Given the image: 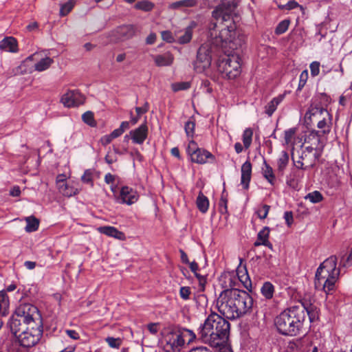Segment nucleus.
Instances as JSON below:
<instances>
[{"instance_id":"f257e3e1","label":"nucleus","mask_w":352,"mask_h":352,"mask_svg":"<svg viewBox=\"0 0 352 352\" xmlns=\"http://www.w3.org/2000/svg\"><path fill=\"white\" fill-rule=\"evenodd\" d=\"M237 5L236 0H223L212 12L217 23L211 25L208 41L198 50L197 59L193 64L197 73L204 72L210 66L212 56L218 48L234 50L241 45V41H234L236 25L232 15Z\"/></svg>"},{"instance_id":"f03ea898","label":"nucleus","mask_w":352,"mask_h":352,"mask_svg":"<svg viewBox=\"0 0 352 352\" xmlns=\"http://www.w3.org/2000/svg\"><path fill=\"white\" fill-rule=\"evenodd\" d=\"M40 315L36 307L21 304L16 309L10 322V328L16 340L6 343V352H28L42 336Z\"/></svg>"},{"instance_id":"7ed1b4c3","label":"nucleus","mask_w":352,"mask_h":352,"mask_svg":"<svg viewBox=\"0 0 352 352\" xmlns=\"http://www.w3.org/2000/svg\"><path fill=\"white\" fill-rule=\"evenodd\" d=\"M253 305L252 296L236 289L223 290L216 301L219 312L228 319H236L248 313Z\"/></svg>"},{"instance_id":"20e7f679","label":"nucleus","mask_w":352,"mask_h":352,"mask_svg":"<svg viewBox=\"0 0 352 352\" xmlns=\"http://www.w3.org/2000/svg\"><path fill=\"white\" fill-rule=\"evenodd\" d=\"M229 333L230 323L224 318L212 313L199 327V336L204 342L216 347L226 342Z\"/></svg>"},{"instance_id":"39448f33","label":"nucleus","mask_w":352,"mask_h":352,"mask_svg":"<svg viewBox=\"0 0 352 352\" xmlns=\"http://www.w3.org/2000/svg\"><path fill=\"white\" fill-rule=\"evenodd\" d=\"M305 307L293 306L283 311L274 320L278 331L284 336H296L303 332Z\"/></svg>"},{"instance_id":"423d86ee","label":"nucleus","mask_w":352,"mask_h":352,"mask_svg":"<svg viewBox=\"0 0 352 352\" xmlns=\"http://www.w3.org/2000/svg\"><path fill=\"white\" fill-rule=\"evenodd\" d=\"M225 55L217 63V70L223 78H235L241 73V58L236 54H226L228 50L222 49Z\"/></svg>"},{"instance_id":"0eeeda50","label":"nucleus","mask_w":352,"mask_h":352,"mask_svg":"<svg viewBox=\"0 0 352 352\" xmlns=\"http://www.w3.org/2000/svg\"><path fill=\"white\" fill-rule=\"evenodd\" d=\"M330 120V113L327 109H324L317 104H311L305 116V120L307 124L317 122L318 129H322L323 133L329 131L326 119Z\"/></svg>"},{"instance_id":"6e6552de","label":"nucleus","mask_w":352,"mask_h":352,"mask_svg":"<svg viewBox=\"0 0 352 352\" xmlns=\"http://www.w3.org/2000/svg\"><path fill=\"white\" fill-rule=\"evenodd\" d=\"M329 261L326 259L317 269L315 275V287L322 291L327 296L330 292V271L327 268Z\"/></svg>"},{"instance_id":"1a4fd4ad","label":"nucleus","mask_w":352,"mask_h":352,"mask_svg":"<svg viewBox=\"0 0 352 352\" xmlns=\"http://www.w3.org/2000/svg\"><path fill=\"white\" fill-rule=\"evenodd\" d=\"M185 342L180 331H170L164 337V350L166 352H179Z\"/></svg>"},{"instance_id":"9d476101","label":"nucleus","mask_w":352,"mask_h":352,"mask_svg":"<svg viewBox=\"0 0 352 352\" xmlns=\"http://www.w3.org/2000/svg\"><path fill=\"white\" fill-rule=\"evenodd\" d=\"M186 151L190 156L191 161L197 164H206L208 159H214L211 153L197 147V143L193 140L189 142Z\"/></svg>"},{"instance_id":"9b49d317","label":"nucleus","mask_w":352,"mask_h":352,"mask_svg":"<svg viewBox=\"0 0 352 352\" xmlns=\"http://www.w3.org/2000/svg\"><path fill=\"white\" fill-rule=\"evenodd\" d=\"M137 28L133 25H123L116 28L111 33V39L115 42L124 41L133 38Z\"/></svg>"},{"instance_id":"f8f14e48","label":"nucleus","mask_w":352,"mask_h":352,"mask_svg":"<svg viewBox=\"0 0 352 352\" xmlns=\"http://www.w3.org/2000/svg\"><path fill=\"white\" fill-rule=\"evenodd\" d=\"M27 60H36L34 69L41 72L48 69L54 63V59L47 56L45 52H35L26 58Z\"/></svg>"},{"instance_id":"ddd939ff","label":"nucleus","mask_w":352,"mask_h":352,"mask_svg":"<svg viewBox=\"0 0 352 352\" xmlns=\"http://www.w3.org/2000/svg\"><path fill=\"white\" fill-rule=\"evenodd\" d=\"M61 102L67 107H78L85 102V98L77 90L68 91L61 98Z\"/></svg>"},{"instance_id":"4468645a","label":"nucleus","mask_w":352,"mask_h":352,"mask_svg":"<svg viewBox=\"0 0 352 352\" xmlns=\"http://www.w3.org/2000/svg\"><path fill=\"white\" fill-rule=\"evenodd\" d=\"M139 198L138 192L129 186H123L117 199L119 203L131 205L135 203Z\"/></svg>"},{"instance_id":"2eb2a0df","label":"nucleus","mask_w":352,"mask_h":352,"mask_svg":"<svg viewBox=\"0 0 352 352\" xmlns=\"http://www.w3.org/2000/svg\"><path fill=\"white\" fill-rule=\"evenodd\" d=\"M130 135L133 142L135 144H141L147 138L148 127L146 124H142L138 128L130 131Z\"/></svg>"},{"instance_id":"dca6fc26","label":"nucleus","mask_w":352,"mask_h":352,"mask_svg":"<svg viewBox=\"0 0 352 352\" xmlns=\"http://www.w3.org/2000/svg\"><path fill=\"white\" fill-rule=\"evenodd\" d=\"M197 27L195 21H191L188 27L183 31V34L179 35V33L175 34V41L179 44L188 43L192 36V30Z\"/></svg>"},{"instance_id":"f3484780","label":"nucleus","mask_w":352,"mask_h":352,"mask_svg":"<svg viewBox=\"0 0 352 352\" xmlns=\"http://www.w3.org/2000/svg\"><path fill=\"white\" fill-rule=\"evenodd\" d=\"M197 5L198 0H179L170 3L168 8L185 12L188 8L196 7Z\"/></svg>"},{"instance_id":"a211bd4d","label":"nucleus","mask_w":352,"mask_h":352,"mask_svg":"<svg viewBox=\"0 0 352 352\" xmlns=\"http://www.w3.org/2000/svg\"><path fill=\"white\" fill-rule=\"evenodd\" d=\"M252 164L249 161L245 162L241 166V183L243 188L248 189L251 179Z\"/></svg>"},{"instance_id":"6ab92c4d","label":"nucleus","mask_w":352,"mask_h":352,"mask_svg":"<svg viewBox=\"0 0 352 352\" xmlns=\"http://www.w3.org/2000/svg\"><path fill=\"white\" fill-rule=\"evenodd\" d=\"M270 234V228L268 227L263 228L257 236V240L254 242V246L265 245L272 250V244L268 241Z\"/></svg>"},{"instance_id":"aec40b11","label":"nucleus","mask_w":352,"mask_h":352,"mask_svg":"<svg viewBox=\"0 0 352 352\" xmlns=\"http://www.w3.org/2000/svg\"><path fill=\"white\" fill-rule=\"evenodd\" d=\"M98 230L101 234H104L108 236H111L120 240H124L125 239L124 234L113 226H101L98 228Z\"/></svg>"},{"instance_id":"412c9836","label":"nucleus","mask_w":352,"mask_h":352,"mask_svg":"<svg viewBox=\"0 0 352 352\" xmlns=\"http://www.w3.org/2000/svg\"><path fill=\"white\" fill-rule=\"evenodd\" d=\"M153 60L157 67L169 66L173 63V56L169 52L153 56Z\"/></svg>"},{"instance_id":"4be33fe9","label":"nucleus","mask_w":352,"mask_h":352,"mask_svg":"<svg viewBox=\"0 0 352 352\" xmlns=\"http://www.w3.org/2000/svg\"><path fill=\"white\" fill-rule=\"evenodd\" d=\"M0 49L6 52H16L17 43L16 40L13 37H7L0 42Z\"/></svg>"},{"instance_id":"5701e85b","label":"nucleus","mask_w":352,"mask_h":352,"mask_svg":"<svg viewBox=\"0 0 352 352\" xmlns=\"http://www.w3.org/2000/svg\"><path fill=\"white\" fill-rule=\"evenodd\" d=\"M289 163V154L287 152L283 151L277 160V172L280 175L284 174V171Z\"/></svg>"},{"instance_id":"b1692460","label":"nucleus","mask_w":352,"mask_h":352,"mask_svg":"<svg viewBox=\"0 0 352 352\" xmlns=\"http://www.w3.org/2000/svg\"><path fill=\"white\" fill-rule=\"evenodd\" d=\"M284 98L283 95H280L276 98H274L265 107V113L268 116H271L276 111L278 105L283 101Z\"/></svg>"},{"instance_id":"393cba45","label":"nucleus","mask_w":352,"mask_h":352,"mask_svg":"<svg viewBox=\"0 0 352 352\" xmlns=\"http://www.w3.org/2000/svg\"><path fill=\"white\" fill-rule=\"evenodd\" d=\"M58 191L64 196L72 197L78 193L79 190L77 188H75L73 185L65 182L60 186H57Z\"/></svg>"},{"instance_id":"a878e982","label":"nucleus","mask_w":352,"mask_h":352,"mask_svg":"<svg viewBox=\"0 0 352 352\" xmlns=\"http://www.w3.org/2000/svg\"><path fill=\"white\" fill-rule=\"evenodd\" d=\"M262 173L263 177L267 180L271 185H274L276 182V177L274 173L273 168L264 161L263 166L262 167Z\"/></svg>"},{"instance_id":"bb28decb","label":"nucleus","mask_w":352,"mask_h":352,"mask_svg":"<svg viewBox=\"0 0 352 352\" xmlns=\"http://www.w3.org/2000/svg\"><path fill=\"white\" fill-rule=\"evenodd\" d=\"M196 203L198 209L202 213H206L208 211L209 207V201L202 192H199L197 198Z\"/></svg>"},{"instance_id":"cd10ccee","label":"nucleus","mask_w":352,"mask_h":352,"mask_svg":"<svg viewBox=\"0 0 352 352\" xmlns=\"http://www.w3.org/2000/svg\"><path fill=\"white\" fill-rule=\"evenodd\" d=\"M9 307V298L7 293L2 290L0 292V314L6 315Z\"/></svg>"},{"instance_id":"c85d7f7f","label":"nucleus","mask_w":352,"mask_h":352,"mask_svg":"<svg viewBox=\"0 0 352 352\" xmlns=\"http://www.w3.org/2000/svg\"><path fill=\"white\" fill-rule=\"evenodd\" d=\"M27 225L25 226V231L28 232H32L38 230L39 226L38 220L34 217H28L25 219Z\"/></svg>"},{"instance_id":"c756f323","label":"nucleus","mask_w":352,"mask_h":352,"mask_svg":"<svg viewBox=\"0 0 352 352\" xmlns=\"http://www.w3.org/2000/svg\"><path fill=\"white\" fill-rule=\"evenodd\" d=\"M261 294L266 299H271L273 297L274 292V287L270 282H265L261 289Z\"/></svg>"},{"instance_id":"7c9ffc66","label":"nucleus","mask_w":352,"mask_h":352,"mask_svg":"<svg viewBox=\"0 0 352 352\" xmlns=\"http://www.w3.org/2000/svg\"><path fill=\"white\" fill-rule=\"evenodd\" d=\"M301 306L305 307V316L307 315L309 316L311 322L318 318V311L315 306L310 305L306 307L304 304Z\"/></svg>"},{"instance_id":"2f4dec72","label":"nucleus","mask_w":352,"mask_h":352,"mask_svg":"<svg viewBox=\"0 0 352 352\" xmlns=\"http://www.w3.org/2000/svg\"><path fill=\"white\" fill-rule=\"evenodd\" d=\"M323 199L322 194L317 190L308 193L305 197V199L309 200L313 204H317L321 201Z\"/></svg>"},{"instance_id":"473e14b6","label":"nucleus","mask_w":352,"mask_h":352,"mask_svg":"<svg viewBox=\"0 0 352 352\" xmlns=\"http://www.w3.org/2000/svg\"><path fill=\"white\" fill-rule=\"evenodd\" d=\"M253 131L250 128H247L243 133V142L245 148H248L252 143Z\"/></svg>"},{"instance_id":"72a5a7b5","label":"nucleus","mask_w":352,"mask_h":352,"mask_svg":"<svg viewBox=\"0 0 352 352\" xmlns=\"http://www.w3.org/2000/svg\"><path fill=\"white\" fill-rule=\"evenodd\" d=\"M195 123L191 118L186 122L184 126L185 132L188 138H192L195 133Z\"/></svg>"},{"instance_id":"f704fd0d","label":"nucleus","mask_w":352,"mask_h":352,"mask_svg":"<svg viewBox=\"0 0 352 352\" xmlns=\"http://www.w3.org/2000/svg\"><path fill=\"white\" fill-rule=\"evenodd\" d=\"M154 7V5L153 3L148 1H142L138 2L135 8L138 10H141L145 12H148L151 10Z\"/></svg>"},{"instance_id":"c9c22d12","label":"nucleus","mask_w":352,"mask_h":352,"mask_svg":"<svg viewBox=\"0 0 352 352\" xmlns=\"http://www.w3.org/2000/svg\"><path fill=\"white\" fill-rule=\"evenodd\" d=\"M289 20L285 19V20L280 21L278 24V25L276 26V28L275 29V33L278 35L285 33L287 30V29L289 28Z\"/></svg>"},{"instance_id":"e433bc0d","label":"nucleus","mask_w":352,"mask_h":352,"mask_svg":"<svg viewBox=\"0 0 352 352\" xmlns=\"http://www.w3.org/2000/svg\"><path fill=\"white\" fill-rule=\"evenodd\" d=\"M82 119L84 122L91 126H96V121L94 118V113L91 111H87L82 116Z\"/></svg>"},{"instance_id":"4c0bfd02","label":"nucleus","mask_w":352,"mask_h":352,"mask_svg":"<svg viewBox=\"0 0 352 352\" xmlns=\"http://www.w3.org/2000/svg\"><path fill=\"white\" fill-rule=\"evenodd\" d=\"M105 341L111 348L118 349L122 342V340L120 338H115L113 337H107L105 338Z\"/></svg>"},{"instance_id":"58836bf2","label":"nucleus","mask_w":352,"mask_h":352,"mask_svg":"<svg viewBox=\"0 0 352 352\" xmlns=\"http://www.w3.org/2000/svg\"><path fill=\"white\" fill-rule=\"evenodd\" d=\"M190 87V84L188 82H179L172 84L171 87L173 91H179L181 90L188 89Z\"/></svg>"},{"instance_id":"ea45409f","label":"nucleus","mask_w":352,"mask_h":352,"mask_svg":"<svg viewBox=\"0 0 352 352\" xmlns=\"http://www.w3.org/2000/svg\"><path fill=\"white\" fill-rule=\"evenodd\" d=\"M81 180L82 182L89 184L93 186V171L90 169L86 170L81 177Z\"/></svg>"},{"instance_id":"a19ab883","label":"nucleus","mask_w":352,"mask_h":352,"mask_svg":"<svg viewBox=\"0 0 352 352\" xmlns=\"http://www.w3.org/2000/svg\"><path fill=\"white\" fill-rule=\"evenodd\" d=\"M74 3L70 0L68 2L61 6L60 10V14L61 16L67 15L73 8Z\"/></svg>"},{"instance_id":"79ce46f5","label":"nucleus","mask_w":352,"mask_h":352,"mask_svg":"<svg viewBox=\"0 0 352 352\" xmlns=\"http://www.w3.org/2000/svg\"><path fill=\"white\" fill-rule=\"evenodd\" d=\"M238 276L240 281L244 285V286L246 288H248V286L251 285V281L246 271L244 273H243L242 272H238Z\"/></svg>"},{"instance_id":"37998d69","label":"nucleus","mask_w":352,"mask_h":352,"mask_svg":"<svg viewBox=\"0 0 352 352\" xmlns=\"http://www.w3.org/2000/svg\"><path fill=\"white\" fill-rule=\"evenodd\" d=\"M296 133V129L294 128H291L285 131V142L286 144H289L291 143L294 135Z\"/></svg>"},{"instance_id":"c03bdc74","label":"nucleus","mask_w":352,"mask_h":352,"mask_svg":"<svg viewBox=\"0 0 352 352\" xmlns=\"http://www.w3.org/2000/svg\"><path fill=\"white\" fill-rule=\"evenodd\" d=\"M269 210L270 206L268 205H263L259 209H258L256 213L261 219H264L267 217Z\"/></svg>"},{"instance_id":"a18cd8bd","label":"nucleus","mask_w":352,"mask_h":352,"mask_svg":"<svg viewBox=\"0 0 352 352\" xmlns=\"http://www.w3.org/2000/svg\"><path fill=\"white\" fill-rule=\"evenodd\" d=\"M180 333L182 334L183 339L185 340L188 338V342H192L196 338L195 333L189 329H184L182 331H180Z\"/></svg>"},{"instance_id":"49530a36","label":"nucleus","mask_w":352,"mask_h":352,"mask_svg":"<svg viewBox=\"0 0 352 352\" xmlns=\"http://www.w3.org/2000/svg\"><path fill=\"white\" fill-rule=\"evenodd\" d=\"M191 294L189 287H181L179 289V296L183 300H188Z\"/></svg>"},{"instance_id":"de8ad7c7","label":"nucleus","mask_w":352,"mask_h":352,"mask_svg":"<svg viewBox=\"0 0 352 352\" xmlns=\"http://www.w3.org/2000/svg\"><path fill=\"white\" fill-rule=\"evenodd\" d=\"M228 199L224 195V192L222 194L221 198L219 201V208H220V212L221 213H226L228 211Z\"/></svg>"},{"instance_id":"09e8293b","label":"nucleus","mask_w":352,"mask_h":352,"mask_svg":"<svg viewBox=\"0 0 352 352\" xmlns=\"http://www.w3.org/2000/svg\"><path fill=\"white\" fill-rule=\"evenodd\" d=\"M310 71L312 76H316L320 72V63L318 61L312 62L310 64Z\"/></svg>"},{"instance_id":"8fccbe9b","label":"nucleus","mask_w":352,"mask_h":352,"mask_svg":"<svg viewBox=\"0 0 352 352\" xmlns=\"http://www.w3.org/2000/svg\"><path fill=\"white\" fill-rule=\"evenodd\" d=\"M340 274V267H334L333 270H331V290L333 289V287L336 283V281L338 279Z\"/></svg>"},{"instance_id":"3c124183","label":"nucleus","mask_w":352,"mask_h":352,"mask_svg":"<svg viewBox=\"0 0 352 352\" xmlns=\"http://www.w3.org/2000/svg\"><path fill=\"white\" fill-rule=\"evenodd\" d=\"M161 34L162 39L168 43H173L175 41V38L169 31H163Z\"/></svg>"},{"instance_id":"603ef678","label":"nucleus","mask_w":352,"mask_h":352,"mask_svg":"<svg viewBox=\"0 0 352 352\" xmlns=\"http://www.w3.org/2000/svg\"><path fill=\"white\" fill-rule=\"evenodd\" d=\"M298 3L295 1H288L286 4L285 5H282V6H279V7L282 9H285V10H292V9H294L296 8H297L298 6Z\"/></svg>"},{"instance_id":"864d4df0","label":"nucleus","mask_w":352,"mask_h":352,"mask_svg":"<svg viewBox=\"0 0 352 352\" xmlns=\"http://www.w3.org/2000/svg\"><path fill=\"white\" fill-rule=\"evenodd\" d=\"M147 329L149 332L153 335H155L159 330V324L158 323H150L147 325Z\"/></svg>"},{"instance_id":"5fc2aeb1","label":"nucleus","mask_w":352,"mask_h":352,"mask_svg":"<svg viewBox=\"0 0 352 352\" xmlns=\"http://www.w3.org/2000/svg\"><path fill=\"white\" fill-rule=\"evenodd\" d=\"M195 275L199 280V283L201 289L204 290L206 283V278L204 276H202V275L198 274L197 272H196V274H195Z\"/></svg>"},{"instance_id":"6e6d98bb","label":"nucleus","mask_w":352,"mask_h":352,"mask_svg":"<svg viewBox=\"0 0 352 352\" xmlns=\"http://www.w3.org/2000/svg\"><path fill=\"white\" fill-rule=\"evenodd\" d=\"M65 333L73 340H78L80 338L79 334L75 330L67 329Z\"/></svg>"},{"instance_id":"4d7b16f0","label":"nucleus","mask_w":352,"mask_h":352,"mask_svg":"<svg viewBox=\"0 0 352 352\" xmlns=\"http://www.w3.org/2000/svg\"><path fill=\"white\" fill-rule=\"evenodd\" d=\"M284 218L286 223L288 226H290L293 223V214L292 212H285L284 214Z\"/></svg>"},{"instance_id":"13d9d810","label":"nucleus","mask_w":352,"mask_h":352,"mask_svg":"<svg viewBox=\"0 0 352 352\" xmlns=\"http://www.w3.org/2000/svg\"><path fill=\"white\" fill-rule=\"evenodd\" d=\"M308 78V72L307 70L303 71L300 76L299 86H304Z\"/></svg>"},{"instance_id":"bf43d9fd","label":"nucleus","mask_w":352,"mask_h":352,"mask_svg":"<svg viewBox=\"0 0 352 352\" xmlns=\"http://www.w3.org/2000/svg\"><path fill=\"white\" fill-rule=\"evenodd\" d=\"M148 110V104H146L144 105V107H136L135 108V111L137 113V115L138 116H140L142 114H144L146 112H147Z\"/></svg>"},{"instance_id":"052dcab7","label":"nucleus","mask_w":352,"mask_h":352,"mask_svg":"<svg viewBox=\"0 0 352 352\" xmlns=\"http://www.w3.org/2000/svg\"><path fill=\"white\" fill-rule=\"evenodd\" d=\"M66 175L64 174H60L56 177V186H60L65 183Z\"/></svg>"},{"instance_id":"680f3d73","label":"nucleus","mask_w":352,"mask_h":352,"mask_svg":"<svg viewBox=\"0 0 352 352\" xmlns=\"http://www.w3.org/2000/svg\"><path fill=\"white\" fill-rule=\"evenodd\" d=\"M112 140H113V138L111 137V134H109V135H104L101 138V143L103 145H107L109 143H111V142Z\"/></svg>"},{"instance_id":"e2e57ef3","label":"nucleus","mask_w":352,"mask_h":352,"mask_svg":"<svg viewBox=\"0 0 352 352\" xmlns=\"http://www.w3.org/2000/svg\"><path fill=\"white\" fill-rule=\"evenodd\" d=\"M115 175L111 173H107L104 176V182L108 184H113L115 181Z\"/></svg>"},{"instance_id":"0e129e2a","label":"nucleus","mask_w":352,"mask_h":352,"mask_svg":"<svg viewBox=\"0 0 352 352\" xmlns=\"http://www.w3.org/2000/svg\"><path fill=\"white\" fill-rule=\"evenodd\" d=\"M156 40V34L155 33H151L146 39V43L148 45H152Z\"/></svg>"},{"instance_id":"69168bd1","label":"nucleus","mask_w":352,"mask_h":352,"mask_svg":"<svg viewBox=\"0 0 352 352\" xmlns=\"http://www.w3.org/2000/svg\"><path fill=\"white\" fill-rule=\"evenodd\" d=\"M189 352H212L209 349L205 346H200L192 349Z\"/></svg>"},{"instance_id":"338daca9","label":"nucleus","mask_w":352,"mask_h":352,"mask_svg":"<svg viewBox=\"0 0 352 352\" xmlns=\"http://www.w3.org/2000/svg\"><path fill=\"white\" fill-rule=\"evenodd\" d=\"M21 194V190L19 188V187L18 186H14L12 188V190H10V195L12 196V197H18Z\"/></svg>"},{"instance_id":"774afa93","label":"nucleus","mask_w":352,"mask_h":352,"mask_svg":"<svg viewBox=\"0 0 352 352\" xmlns=\"http://www.w3.org/2000/svg\"><path fill=\"white\" fill-rule=\"evenodd\" d=\"M104 160H105V162L109 164H113V162H115L116 161V157H114V156H112L111 155H109V153L105 156L104 157Z\"/></svg>"}]
</instances>
